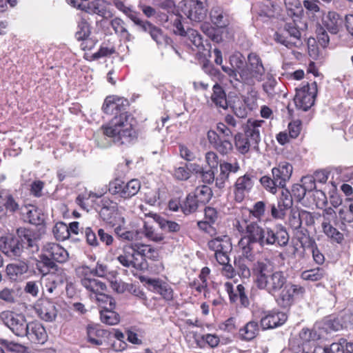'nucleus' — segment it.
I'll use <instances>...</instances> for the list:
<instances>
[{"label": "nucleus", "instance_id": "f3484780", "mask_svg": "<svg viewBox=\"0 0 353 353\" xmlns=\"http://www.w3.org/2000/svg\"><path fill=\"white\" fill-rule=\"evenodd\" d=\"M203 212L204 218L197 222V227L201 231L212 236L216 234V230L214 225L220 219V212L216 208L211 206H206Z\"/></svg>", "mask_w": 353, "mask_h": 353}, {"label": "nucleus", "instance_id": "9b49d317", "mask_svg": "<svg viewBox=\"0 0 353 353\" xmlns=\"http://www.w3.org/2000/svg\"><path fill=\"white\" fill-rule=\"evenodd\" d=\"M317 94V85L314 81L312 84L303 83V85L296 89V95L294 101L296 108L303 111H307L314 103Z\"/></svg>", "mask_w": 353, "mask_h": 353}, {"label": "nucleus", "instance_id": "ddd939ff", "mask_svg": "<svg viewBox=\"0 0 353 353\" xmlns=\"http://www.w3.org/2000/svg\"><path fill=\"white\" fill-rule=\"evenodd\" d=\"M117 259L125 268L135 270H143L148 268V263L143 260H139L134 243L124 245L122 252Z\"/></svg>", "mask_w": 353, "mask_h": 353}, {"label": "nucleus", "instance_id": "603ef678", "mask_svg": "<svg viewBox=\"0 0 353 353\" xmlns=\"http://www.w3.org/2000/svg\"><path fill=\"white\" fill-rule=\"evenodd\" d=\"M287 223L288 225L294 230L301 228V208H291Z\"/></svg>", "mask_w": 353, "mask_h": 353}, {"label": "nucleus", "instance_id": "4c0bfd02", "mask_svg": "<svg viewBox=\"0 0 353 353\" xmlns=\"http://www.w3.org/2000/svg\"><path fill=\"white\" fill-rule=\"evenodd\" d=\"M137 247V252L139 254V260H143L147 263V259L157 261L159 257V252L150 245L134 243Z\"/></svg>", "mask_w": 353, "mask_h": 353}, {"label": "nucleus", "instance_id": "a211bd4d", "mask_svg": "<svg viewBox=\"0 0 353 353\" xmlns=\"http://www.w3.org/2000/svg\"><path fill=\"white\" fill-rule=\"evenodd\" d=\"M141 281H144L146 284L152 287V291L154 293L158 294L161 296L168 303L172 302L174 300V292L172 288L165 281L160 279L152 278H141Z\"/></svg>", "mask_w": 353, "mask_h": 353}, {"label": "nucleus", "instance_id": "052dcab7", "mask_svg": "<svg viewBox=\"0 0 353 353\" xmlns=\"http://www.w3.org/2000/svg\"><path fill=\"white\" fill-rule=\"evenodd\" d=\"M3 200V210L14 213L19 209V205L11 194L4 192Z\"/></svg>", "mask_w": 353, "mask_h": 353}, {"label": "nucleus", "instance_id": "b1692460", "mask_svg": "<svg viewBox=\"0 0 353 353\" xmlns=\"http://www.w3.org/2000/svg\"><path fill=\"white\" fill-rule=\"evenodd\" d=\"M111 334V332L102 329L99 325H88L87 327L88 341L93 345H101L110 339Z\"/></svg>", "mask_w": 353, "mask_h": 353}, {"label": "nucleus", "instance_id": "5fc2aeb1", "mask_svg": "<svg viewBox=\"0 0 353 353\" xmlns=\"http://www.w3.org/2000/svg\"><path fill=\"white\" fill-rule=\"evenodd\" d=\"M52 232L55 239L58 241H63L70 237V229L63 222L57 223L53 228Z\"/></svg>", "mask_w": 353, "mask_h": 353}, {"label": "nucleus", "instance_id": "4be33fe9", "mask_svg": "<svg viewBox=\"0 0 353 353\" xmlns=\"http://www.w3.org/2000/svg\"><path fill=\"white\" fill-rule=\"evenodd\" d=\"M292 172L293 167L291 163L288 161H281L272 169V175L278 181L281 189H284L291 178Z\"/></svg>", "mask_w": 353, "mask_h": 353}, {"label": "nucleus", "instance_id": "79ce46f5", "mask_svg": "<svg viewBox=\"0 0 353 353\" xmlns=\"http://www.w3.org/2000/svg\"><path fill=\"white\" fill-rule=\"evenodd\" d=\"M192 192L188 193L182 202L181 212L185 215H190L196 212L201 205Z\"/></svg>", "mask_w": 353, "mask_h": 353}, {"label": "nucleus", "instance_id": "1a4fd4ad", "mask_svg": "<svg viewBox=\"0 0 353 353\" xmlns=\"http://www.w3.org/2000/svg\"><path fill=\"white\" fill-rule=\"evenodd\" d=\"M141 189V183L138 179H133L128 182L116 178L109 183V192L112 195L124 200L135 196Z\"/></svg>", "mask_w": 353, "mask_h": 353}, {"label": "nucleus", "instance_id": "a18cd8bd", "mask_svg": "<svg viewBox=\"0 0 353 353\" xmlns=\"http://www.w3.org/2000/svg\"><path fill=\"white\" fill-rule=\"evenodd\" d=\"M196 343L200 348H203L205 345H208L212 348L216 347L219 343L220 339L218 335L212 334H205L196 339Z\"/></svg>", "mask_w": 353, "mask_h": 353}, {"label": "nucleus", "instance_id": "4d7b16f0", "mask_svg": "<svg viewBox=\"0 0 353 353\" xmlns=\"http://www.w3.org/2000/svg\"><path fill=\"white\" fill-rule=\"evenodd\" d=\"M141 29L143 31L148 32L157 43H161L163 40V36L161 30L152 24L150 22L146 21V23L143 24Z\"/></svg>", "mask_w": 353, "mask_h": 353}, {"label": "nucleus", "instance_id": "bf43d9fd", "mask_svg": "<svg viewBox=\"0 0 353 353\" xmlns=\"http://www.w3.org/2000/svg\"><path fill=\"white\" fill-rule=\"evenodd\" d=\"M185 37H188L190 42L199 50L204 48L203 37L197 30L192 28H188Z\"/></svg>", "mask_w": 353, "mask_h": 353}, {"label": "nucleus", "instance_id": "ea45409f", "mask_svg": "<svg viewBox=\"0 0 353 353\" xmlns=\"http://www.w3.org/2000/svg\"><path fill=\"white\" fill-rule=\"evenodd\" d=\"M89 21L88 16L80 15L79 20L77 21V30L74 34L77 40L83 39L91 35V26Z\"/></svg>", "mask_w": 353, "mask_h": 353}, {"label": "nucleus", "instance_id": "f257e3e1", "mask_svg": "<svg viewBox=\"0 0 353 353\" xmlns=\"http://www.w3.org/2000/svg\"><path fill=\"white\" fill-rule=\"evenodd\" d=\"M252 270L258 289L276 296L275 300L281 307H290L296 297L302 298L305 293L303 286L288 283L283 272L274 270L267 262L258 261L253 264Z\"/></svg>", "mask_w": 353, "mask_h": 353}, {"label": "nucleus", "instance_id": "2f4dec72", "mask_svg": "<svg viewBox=\"0 0 353 353\" xmlns=\"http://www.w3.org/2000/svg\"><path fill=\"white\" fill-rule=\"evenodd\" d=\"M259 326L256 321H250L239 330V337L242 341H249L259 334Z\"/></svg>", "mask_w": 353, "mask_h": 353}, {"label": "nucleus", "instance_id": "09e8293b", "mask_svg": "<svg viewBox=\"0 0 353 353\" xmlns=\"http://www.w3.org/2000/svg\"><path fill=\"white\" fill-rule=\"evenodd\" d=\"M325 275V270L323 268H316L306 270L301 272V278L305 281H318Z\"/></svg>", "mask_w": 353, "mask_h": 353}, {"label": "nucleus", "instance_id": "69168bd1", "mask_svg": "<svg viewBox=\"0 0 353 353\" xmlns=\"http://www.w3.org/2000/svg\"><path fill=\"white\" fill-rule=\"evenodd\" d=\"M195 166L198 168V171H196V174H200L201 181L204 183L211 184L216 180L213 169L210 168V170H204L203 167L200 166L198 164H195Z\"/></svg>", "mask_w": 353, "mask_h": 353}, {"label": "nucleus", "instance_id": "3c124183", "mask_svg": "<svg viewBox=\"0 0 353 353\" xmlns=\"http://www.w3.org/2000/svg\"><path fill=\"white\" fill-rule=\"evenodd\" d=\"M259 181L263 188L267 192L273 194H276L279 188H281V185H279L278 181H276L275 178L270 177L268 175L261 176Z\"/></svg>", "mask_w": 353, "mask_h": 353}, {"label": "nucleus", "instance_id": "a878e982", "mask_svg": "<svg viewBox=\"0 0 353 353\" xmlns=\"http://www.w3.org/2000/svg\"><path fill=\"white\" fill-rule=\"evenodd\" d=\"M66 281L67 275L63 270H58L57 273L48 274L44 279L43 293L57 294L58 285L63 284Z\"/></svg>", "mask_w": 353, "mask_h": 353}, {"label": "nucleus", "instance_id": "58836bf2", "mask_svg": "<svg viewBox=\"0 0 353 353\" xmlns=\"http://www.w3.org/2000/svg\"><path fill=\"white\" fill-rule=\"evenodd\" d=\"M341 19L336 12H328L323 19V25L332 34H336L339 30Z\"/></svg>", "mask_w": 353, "mask_h": 353}, {"label": "nucleus", "instance_id": "473e14b6", "mask_svg": "<svg viewBox=\"0 0 353 353\" xmlns=\"http://www.w3.org/2000/svg\"><path fill=\"white\" fill-rule=\"evenodd\" d=\"M3 243V245H1L2 251L8 256H20L23 249V245L16 238H6Z\"/></svg>", "mask_w": 353, "mask_h": 353}, {"label": "nucleus", "instance_id": "37998d69", "mask_svg": "<svg viewBox=\"0 0 353 353\" xmlns=\"http://www.w3.org/2000/svg\"><path fill=\"white\" fill-rule=\"evenodd\" d=\"M322 229L325 234L332 241L337 243H341L343 241V234L333 227L329 221H324L322 223Z\"/></svg>", "mask_w": 353, "mask_h": 353}, {"label": "nucleus", "instance_id": "f03ea898", "mask_svg": "<svg viewBox=\"0 0 353 353\" xmlns=\"http://www.w3.org/2000/svg\"><path fill=\"white\" fill-rule=\"evenodd\" d=\"M129 106L128 99L116 95L106 97L103 103V112L107 115H113V117L103 125L101 130L114 143L123 144L137 139L135 119L128 111Z\"/></svg>", "mask_w": 353, "mask_h": 353}, {"label": "nucleus", "instance_id": "9d476101", "mask_svg": "<svg viewBox=\"0 0 353 353\" xmlns=\"http://www.w3.org/2000/svg\"><path fill=\"white\" fill-rule=\"evenodd\" d=\"M0 319L15 336L24 337L28 323L23 314L5 310L0 313Z\"/></svg>", "mask_w": 353, "mask_h": 353}, {"label": "nucleus", "instance_id": "7ed1b4c3", "mask_svg": "<svg viewBox=\"0 0 353 353\" xmlns=\"http://www.w3.org/2000/svg\"><path fill=\"white\" fill-rule=\"evenodd\" d=\"M233 226L241 236L238 245L243 256L248 260H254V245L259 243L263 247L265 228L261 227L256 221L245 219H236Z\"/></svg>", "mask_w": 353, "mask_h": 353}, {"label": "nucleus", "instance_id": "0e129e2a", "mask_svg": "<svg viewBox=\"0 0 353 353\" xmlns=\"http://www.w3.org/2000/svg\"><path fill=\"white\" fill-rule=\"evenodd\" d=\"M110 25L116 34H120L122 37L130 36V34L125 26V23L119 17L114 18L111 20Z\"/></svg>", "mask_w": 353, "mask_h": 353}, {"label": "nucleus", "instance_id": "dca6fc26", "mask_svg": "<svg viewBox=\"0 0 353 353\" xmlns=\"http://www.w3.org/2000/svg\"><path fill=\"white\" fill-rule=\"evenodd\" d=\"M290 236L286 229L281 225L274 228L266 227L263 247L265 245H275L276 247H285L289 242Z\"/></svg>", "mask_w": 353, "mask_h": 353}, {"label": "nucleus", "instance_id": "8fccbe9b", "mask_svg": "<svg viewBox=\"0 0 353 353\" xmlns=\"http://www.w3.org/2000/svg\"><path fill=\"white\" fill-rule=\"evenodd\" d=\"M96 302L101 310L115 309L116 302L113 297L103 292L95 296Z\"/></svg>", "mask_w": 353, "mask_h": 353}, {"label": "nucleus", "instance_id": "412c9836", "mask_svg": "<svg viewBox=\"0 0 353 353\" xmlns=\"http://www.w3.org/2000/svg\"><path fill=\"white\" fill-rule=\"evenodd\" d=\"M288 319L285 312L273 310L265 313L261 319V325L263 329H273L283 325Z\"/></svg>", "mask_w": 353, "mask_h": 353}, {"label": "nucleus", "instance_id": "bb28decb", "mask_svg": "<svg viewBox=\"0 0 353 353\" xmlns=\"http://www.w3.org/2000/svg\"><path fill=\"white\" fill-rule=\"evenodd\" d=\"M38 316L42 320L52 322L57 316V310L54 303L49 300H41L35 306Z\"/></svg>", "mask_w": 353, "mask_h": 353}, {"label": "nucleus", "instance_id": "c9c22d12", "mask_svg": "<svg viewBox=\"0 0 353 353\" xmlns=\"http://www.w3.org/2000/svg\"><path fill=\"white\" fill-rule=\"evenodd\" d=\"M18 234L20 238V243L23 245V248H34L38 249L37 244V234L30 229L23 228L18 230Z\"/></svg>", "mask_w": 353, "mask_h": 353}, {"label": "nucleus", "instance_id": "e433bc0d", "mask_svg": "<svg viewBox=\"0 0 353 353\" xmlns=\"http://www.w3.org/2000/svg\"><path fill=\"white\" fill-rule=\"evenodd\" d=\"M79 8L88 14H96L99 16L105 17L107 9L101 0H94L88 2L86 5L79 4Z\"/></svg>", "mask_w": 353, "mask_h": 353}, {"label": "nucleus", "instance_id": "39448f33", "mask_svg": "<svg viewBox=\"0 0 353 353\" xmlns=\"http://www.w3.org/2000/svg\"><path fill=\"white\" fill-rule=\"evenodd\" d=\"M232 137L233 130L222 121L216 123V130H210L207 132L208 143L222 156L228 155L233 151Z\"/></svg>", "mask_w": 353, "mask_h": 353}, {"label": "nucleus", "instance_id": "6e6d98bb", "mask_svg": "<svg viewBox=\"0 0 353 353\" xmlns=\"http://www.w3.org/2000/svg\"><path fill=\"white\" fill-rule=\"evenodd\" d=\"M115 52L116 49L113 43L109 42L108 43H103L99 50L92 54L90 60H97L101 57L110 56Z\"/></svg>", "mask_w": 353, "mask_h": 353}, {"label": "nucleus", "instance_id": "f8f14e48", "mask_svg": "<svg viewBox=\"0 0 353 353\" xmlns=\"http://www.w3.org/2000/svg\"><path fill=\"white\" fill-rule=\"evenodd\" d=\"M255 181L256 176L251 172H246L239 176L232 187L234 200L237 203H241L248 197L254 190Z\"/></svg>", "mask_w": 353, "mask_h": 353}, {"label": "nucleus", "instance_id": "c03bdc74", "mask_svg": "<svg viewBox=\"0 0 353 353\" xmlns=\"http://www.w3.org/2000/svg\"><path fill=\"white\" fill-rule=\"evenodd\" d=\"M192 193L201 205L208 203L213 196L211 188L206 185L198 186Z\"/></svg>", "mask_w": 353, "mask_h": 353}, {"label": "nucleus", "instance_id": "6e6552de", "mask_svg": "<svg viewBox=\"0 0 353 353\" xmlns=\"http://www.w3.org/2000/svg\"><path fill=\"white\" fill-rule=\"evenodd\" d=\"M301 32L295 22L285 23L283 28H279L274 34V41L289 49L301 44Z\"/></svg>", "mask_w": 353, "mask_h": 353}, {"label": "nucleus", "instance_id": "49530a36", "mask_svg": "<svg viewBox=\"0 0 353 353\" xmlns=\"http://www.w3.org/2000/svg\"><path fill=\"white\" fill-rule=\"evenodd\" d=\"M148 215L154 219L157 218L160 228L165 231L168 232H178L181 230V225L175 221L161 219L157 214L152 212H149Z\"/></svg>", "mask_w": 353, "mask_h": 353}, {"label": "nucleus", "instance_id": "20e7f679", "mask_svg": "<svg viewBox=\"0 0 353 353\" xmlns=\"http://www.w3.org/2000/svg\"><path fill=\"white\" fill-rule=\"evenodd\" d=\"M243 65V62L239 59L236 61L239 70L225 66H222V69L230 77L248 85H254L256 82L264 80L265 69L261 57L256 53H250L246 65L241 68Z\"/></svg>", "mask_w": 353, "mask_h": 353}, {"label": "nucleus", "instance_id": "4468645a", "mask_svg": "<svg viewBox=\"0 0 353 353\" xmlns=\"http://www.w3.org/2000/svg\"><path fill=\"white\" fill-rule=\"evenodd\" d=\"M223 286L231 304L244 308L250 306L248 290L244 284L240 283L234 287L232 282L227 281Z\"/></svg>", "mask_w": 353, "mask_h": 353}, {"label": "nucleus", "instance_id": "13d9d810", "mask_svg": "<svg viewBox=\"0 0 353 353\" xmlns=\"http://www.w3.org/2000/svg\"><path fill=\"white\" fill-rule=\"evenodd\" d=\"M339 215L343 223L353 222V199L350 201L347 205H345L340 209Z\"/></svg>", "mask_w": 353, "mask_h": 353}, {"label": "nucleus", "instance_id": "72a5a7b5", "mask_svg": "<svg viewBox=\"0 0 353 353\" xmlns=\"http://www.w3.org/2000/svg\"><path fill=\"white\" fill-rule=\"evenodd\" d=\"M302 247L305 249L310 250L312 254L314 261L319 264L322 265L325 262L324 254L319 249L316 241L314 238L308 236L306 237L305 241H301Z\"/></svg>", "mask_w": 353, "mask_h": 353}, {"label": "nucleus", "instance_id": "6ab92c4d", "mask_svg": "<svg viewBox=\"0 0 353 353\" xmlns=\"http://www.w3.org/2000/svg\"><path fill=\"white\" fill-rule=\"evenodd\" d=\"M183 12L191 21L200 22L206 17L207 10L201 1L190 0L185 3Z\"/></svg>", "mask_w": 353, "mask_h": 353}, {"label": "nucleus", "instance_id": "a19ab883", "mask_svg": "<svg viewBox=\"0 0 353 353\" xmlns=\"http://www.w3.org/2000/svg\"><path fill=\"white\" fill-rule=\"evenodd\" d=\"M213 92L211 96V100L218 108L226 109L228 108V101L226 94L223 88L217 83L213 86Z\"/></svg>", "mask_w": 353, "mask_h": 353}, {"label": "nucleus", "instance_id": "aec40b11", "mask_svg": "<svg viewBox=\"0 0 353 353\" xmlns=\"http://www.w3.org/2000/svg\"><path fill=\"white\" fill-rule=\"evenodd\" d=\"M24 334L28 340L35 344H43L48 339V334L43 325L38 321H30Z\"/></svg>", "mask_w": 353, "mask_h": 353}, {"label": "nucleus", "instance_id": "de8ad7c7", "mask_svg": "<svg viewBox=\"0 0 353 353\" xmlns=\"http://www.w3.org/2000/svg\"><path fill=\"white\" fill-rule=\"evenodd\" d=\"M100 319L103 323L114 325L120 322V315L114 311V309L101 310Z\"/></svg>", "mask_w": 353, "mask_h": 353}, {"label": "nucleus", "instance_id": "393cba45", "mask_svg": "<svg viewBox=\"0 0 353 353\" xmlns=\"http://www.w3.org/2000/svg\"><path fill=\"white\" fill-rule=\"evenodd\" d=\"M264 124L263 120L248 119L243 126L242 133L259 145L261 141V132Z\"/></svg>", "mask_w": 353, "mask_h": 353}, {"label": "nucleus", "instance_id": "864d4df0", "mask_svg": "<svg viewBox=\"0 0 353 353\" xmlns=\"http://www.w3.org/2000/svg\"><path fill=\"white\" fill-rule=\"evenodd\" d=\"M350 345L352 342H348L345 339L341 338L337 342L332 343L328 347L330 353H348L350 350Z\"/></svg>", "mask_w": 353, "mask_h": 353}, {"label": "nucleus", "instance_id": "680f3d73", "mask_svg": "<svg viewBox=\"0 0 353 353\" xmlns=\"http://www.w3.org/2000/svg\"><path fill=\"white\" fill-rule=\"evenodd\" d=\"M114 232L121 239L132 241L137 237L138 233L134 230H127L122 228L120 224L114 228Z\"/></svg>", "mask_w": 353, "mask_h": 353}, {"label": "nucleus", "instance_id": "423d86ee", "mask_svg": "<svg viewBox=\"0 0 353 353\" xmlns=\"http://www.w3.org/2000/svg\"><path fill=\"white\" fill-rule=\"evenodd\" d=\"M96 210L100 218L106 223L115 226L125 222L119 209L118 203L109 196H97Z\"/></svg>", "mask_w": 353, "mask_h": 353}, {"label": "nucleus", "instance_id": "e2e57ef3", "mask_svg": "<svg viewBox=\"0 0 353 353\" xmlns=\"http://www.w3.org/2000/svg\"><path fill=\"white\" fill-rule=\"evenodd\" d=\"M299 337L303 343H305L318 341L320 339V335L314 330L303 328L299 333Z\"/></svg>", "mask_w": 353, "mask_h": 353}, {"label": "nucleus", "instance_id": "c756f323", "mask_svg": "<svg viewBox=\"0 0 353 353\" xmlns=\"http://www.w3.org/2000/svg\"><path fill=\"white\" fill-rule=\"evenodd\" d=\"M208 247L214 253L223 251L230 252L232 250V243L228 235H223L210 240L208 242Z\"/></svg>", "mask_w": 353, "mask_h": 353}, {"label": "nucleus", "instance_id": "cd10ccee", "mask_svg": "<svg viewBox=\"0 0 353 353\" xmlns=\"http://www.w3.org/2000/svg\"><path fill=\"white\" fill-rule=\"evenodd\" d=\"M220 173L216 177L215 185L219 189L225 187V183L229 180L230 173H236L240 170V165L238 162L231 163L223 161L220 163Z\"/></svg>", "mask_w": 353, "mask_h": 353}, {"label": "nucleus", "instance_id": "0eeeda50", "mask_svg": "<svg viewBox=\"0 0 353 353\" xmlns=\"http://www.w3.org/2000/svg\"><path fill=\"white\" fill-rule=\"evenodd\" d=\"M41 255V263L47 268L41 272L43 274H48L50 269H54L57 267L55 262L63 263L68 259L67 250L56 243H46L42 248Z\"/></svg>", "mask_w": 353, "mask_h": 353}, {"label": "nucleus", "instance_id": "774afa93", "mask_svg": "<svg viewBox=\"0 0 353 353\" xmlns=\"http://www.w3.org/2000/svg\"><path fill=\"white\" fill-rule=\"evenodd\" d=\"M328 179V173L324 170L316 171L313 176H306L301 179V182L307 183V181H316L321 183H325Z\"/></svg>", "mask_w": 353, "mask_h": 353}, {"label": "nucleus", "instance_id": "5701e85b", "mask_svg": "<svg viewBox=\"0 0 353 353\" xmlns=\"http://www.w3.org/2000/svg\"><path fill=\"white\" fill-rule=\"evenodd\" d=\"M21 219L27 223L35 225L44 223V214L37 207L33 205H26L21 208Z\"/></svg>", "mask_w": 353, "mask_h": 353}, {"label": "nucleus", "instance_id": "c85d7f7f", "mask_svg": "<svg viewBox=\"0 0 353 353\" xmlns=\"http://www.w3.org/2000/svg\"><path fill=\"white\" fill-rule=\"evenodd\" d=\"M234 145L237 151L242 154H245L250 150H258L259 145L255 141L252 140L242 132H237L234 136Z\"/></svg>", "mask_w": 353, "mask_h": 353}, {"label": "nucleus", "instance_id": "2eb2a0df", "mask_svg": "<svg viewBox=\"0 0 353 353\" xmlns=\"http://www.w3.org/2000/svg\"><path fill=\"white\" fill-rule=\"evenodd\" d=\"M79 274L81 283L90 293V296H92V294L95 296L99 293L106 291L107 286L105 283L95 279V276H92V272L89 267H81L79 268Z\"/></svg>", "mask_w": 353, "mask_h": 353}, {"label": "nucleus", "instance_id": "7c9ffc66", "mask_svg": "<svg viewBox=\"0 0 353 353\" xmlns=\"http://www.w3.org/2000/svg\"><path fill=\"white\" fill-rule=\"evenodd\" d=\"M28 269V266L24 261H17L10 263L6 266V274L11 281H17L25 274Z\"/></svg>", "mask_w": 353, "mask_h": 353}, {"label": "nucleus", "instance_id": "338daca9", "mask_svg": "<svg viewBox=\"0 0 353 353\" xmlns=\"http://www.w3.org/2000/svg\"><path fill=\"white\" fill-rule=\"evenodd\" d=\"M192 175V172L188 167V164L185 163V166L176 168L174 170L173 176L178 181H187Z\"/></svg>", "mask_w": 353, "mask_h": 353}, {"label": "nucleus", "instance_id": "f704fd0d", "mask_svg": "<svg viewBox=\"0 0 353 353\" xmlns=\"http://www.w3.org/2000/svg\"><path fill=\"white\" fill-rule=\"evenodd\" d=\"M210 16L212 23L219 28H225L230 24L229 15L219 7L212 8Z\"/></svg>", "mask_w": 353, "mask_h": 353}]
</instances>
